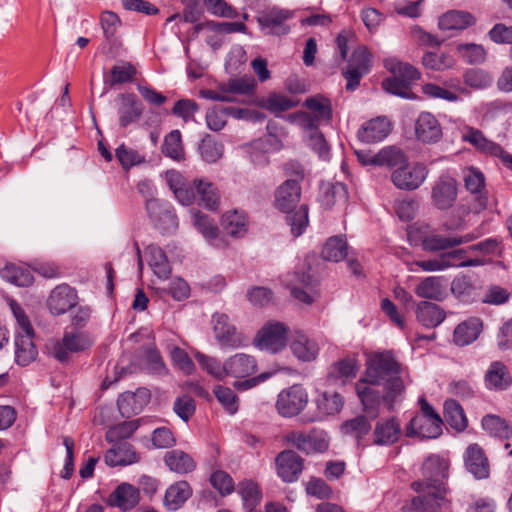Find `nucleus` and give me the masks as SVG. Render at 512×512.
Here are the masks:
<instances>
[{
    "label": "nucleus",
    "instance_id": "nucleus-1",
    "mask_svg": "<svg viewBox=\"0 0 512 512\" xmlns=\"http://www.w3.org/2000/svg\"><path fill=\"white\" fill-rule=\"evenodd\" d=\"M362 377L371 384L383 387L382 399L389 410L393 408L396 398L404 390L401 366L389 351L371 354L366 361V370Z\"/></svg>",
    "mask_w": 512,
    "mask_h": 512
},
{
    "label": "nucleus",
    "instance_id": "nucleus-2",
    "mask_svg": "<svg viewBox=\"0 0 512 512\" xmlns=\"http://www.w3.org/2000/svg\"><path fill=\"white\" fill-rule=\"evenodd\" d=\"M301 188L297 180H287L278 187L275 194V205L278 209L286 212L288 225L291 227V233L298 237L303 234L308 226V206L301 205L296 211L292 209L299 202Z\"/></svg>",
    "mask_w": 512,
    "mask_h": 512
},
{
    "label": "nucleus",
    "instance_id": "nucleus-3",
    "mask_svg": "<svg viewBox=\"0 0 512 512\" xmlns=\"http://www.w3.org/2000/svg\"><path fill=\"white\" fill-rule=\"evenodd\" d=\"M449 463L437 456H429L422 465L423 479L412 483V489L419 495L417 497L434 498L440 490L446 496L447 490L444 480L448 477Z\"/></svg>",
    "mask_w": 512,
    "mask_h": 512
},
{
    "label": "nucleus",
    "instance_id": "nucleus-4",
    "mask_svg": "<svg viewBox=\"0 0 512 512\" xmlns=\"http://www.w3.org/2000/svg\"><path fill=\"white\" fill-rule=\"evenodd\" d=\"M420 412L416 414L406 427L409 437L433 439L442 433L443 421L433 407L424 399L419 400Z\"/></svg>",
    "mask_w": 512,
    "mask_h": 512
},
{
    "label": "nucleus",
    "instance_id": "nucleus-5",
    "mask_svg": "<svg viewBox=\"0 0 512 512\" xmlns=\"http://www.w3.org/2000/svg\"><path fill=\"white\" fill-rule=\"evenodd\" d=\"M289 327L278 321L265 323L257 332L253 344L260 350L276 354L281 352L288 343Z\"/></svg>",
    "mask_w": 512,
    "mask_h": 512
},
{
    "label": "nucleus",
    "instance_id": "nucleus-6",
    "mask_svg": "<svg viewBox=\"0 0 512 512\" xmlns=\"http://www.w3.org/2000/svg\"><path fill=\"white\" fill-rule=\"evenodd\" d=\"M212 329L214 337L220 347L238 349L246 346V337L237 330L228 315L215 313L212 316Z\"/></svg>",
    "mask_w": 512,
    "mask_h": 512
},
{
    "label": "nucleus",
    "instance_id": "nucleus-7",
    "mask_svg": "<svg viewBox=\"0 0 512 512\" xmlns=\"http://www.w3.org/2000/svg\"><path fill=\"white\" fill-rule=\"evenodd\" d=\"M428 174L429 170L425 164H409L407 160L405 164L393 170L391 180L398 189L412 191L422 185Z\"/></svg>",
    "mask_w": 512,
    "mask_h": 512
},
{
    "label": "nucleus",
    "instance_id": "nucleus-8",
    "mask_svg": "<svg viewBox=\"0 0 512 512\" xmlns=\"http://www.w3.org/2000/svg\"><path fill=\"white\" fill-rule=\"evenodd\" d=\"M285 440L306 454L322 453L329 447L327 434L323 431L312 430L309 433L290 431L286 434Z\"/></svg>",
    "mask_w": 512,
    "mask_h": 512
},
{
    "label": "nucleus",
    "instance_id": "nucleus-9",
    "mask_svg": "<svg viewBox=\"0 0 512 512\" xmlns=\"http://www.w3.org/2000/svg\"><path fill=\"white\" fill-rule=\"evenodd\" d=\"M307 401L306 390L300 385H293L278 395L276 407L282 416L292 417L300 413Z\"/></svg>",
    "mask_w": 512,
    "mask_h": 512
},
{
    "label": "nucleus",
    "instance_id": "nucleus-10",
    "mask_svg": "<svg viewBox=\"0 0 512 512\" xmlns=\"http://www.w3.org/2000/svg\"><path fill=\"white\" fill-rule=\"evenodd\" d=\"M146 210L155 226L163 232H171L178 227L177 217L171 206L156 198L148 199Z\"/></svg>",
    "mask_w": 512,
    "mask_h": 512
},
{
    "label": "nucleus",
    "instance_id": "nucleus-11",
    "mask_svg": "<svg viewBox=\"0 0 512 512\" xmlns=\"http://www.w3.org/2000/svg\"><path fill=\"white\" fill-rule=\"evenodd\" d=\"M293 17V11L273 7L258 17L257 21L266 34L283 36L290 32L286 21Z\"/></svg>",
    "mask_w": 512,
    "mask_h": 512
},
{
    "label": "nucleus",
    "instance_id": "nucleus-12",
    "mask_svg": "<svg viewBox=\"0 0 512 512\" xmlns=\"http://www.w3.org/2000/svg\"><path fill=\"white\" fill-rule=\"evenodd\" d=\"M92 344V339L83 332H67L65 333L62 342L54 345L52 354L60 362H67L70 353H77L84 351Z\"/></svg>",
    "mask_w": 512,
    "mask_h": 512
},
{
    "label": "nucleus",
    "instance_id": "nucleus-13",
    "mask_svg": "<svg viewBox=\"0 0 512 512\" xmlns=\"http://www.w3.org/2000/svg\"><path fill=\"white\" fill-rule=\"evenodd\" d=\"M462 140L470 143L481 153L499 157L504 162H509L511 164L512 156L505 153L499 144L487 139L478 129L466 127L462 133Z\"/></svg>",
    "mask_w": 512,
    "mask_h": 512
},
{
    "label": "nucleus",
    "instance_id": "nucleus-14",
    "mask_svg": "<svg viewBox=\"0 0 512 512\" xmlns=\"http://www.w3.org/2000/svg\"><path fill=\"white\" fill-rule=\"evenodd\" d=\"M432 203L440 210L451 208L457 198V184L450 176H440L432 187Z\"/></svg>",
    "mask_w": 512,
    "mask_h": 512
},
{
    "label": "nucleus",
    "instance_id": "nucleus-15",
    "mask_svg": "<svg viewBox=\"0 0 512 512\" xmlns=\"http://www.w3.org/2000/svg\"><path fill=\"white\" fill-rule=\"evenodd\" d=\"M278 476L287 483L296 481L303 470V459L292 450H284L276 457Z\"/></svg>",
    "mask_w": 512,
    "mask_h": 512
},
{
    "label": "nucleus",
    "instance_id": "nucleus-16",
    "mask_svg": "<svg viewBox=\"0 0 512 512\" xmlns=\"http://www.w3.org/2000/svg\"><path fill=\"white\" fill-rule=\"evenodd\" d=\"M474 239L475 236L471 233L463 236L431 233L423 238L422 248L427 252H438L469 243Z\"/></svg>",
    "mask_w": 512,
    "mask_h": 512
},
{
    "label": "nucleus",
    "instance_id": "nucleus-17",
    "mask_svg": "<svg viewBox=\"0 0 512 512\" xmlns=\"http://www.w3.org/2000/svg\"><path fill=\"white\" fill-rule=\"evenodd\" d=\"M415 135L423 143H436L442 137V128L433 114L422 112L415 121Z\"/></svg>",
    "mask_w": 512,
    "mask_h": 512
},
{
    "label": "nucleus",
    "instance_id": "nucleus-18",
    "mask_svg": "<svg viewBox=\"0 0 512 512\" xmlns=\"http://www.w3.org/2000/svg\"><path fill=\"white\" fill-rule=\"evenodd\" d=\"M76 291L68 285L62 284L55 287L47 300V306L54 315L66 313L77 304Z\"/></svg>",
    "mask_w": 512,
    "mask_h": 512
},
{
    "label": "nucleus",
    "instance_id": "nucleus-19",
    "mask_svg": "<svg viewBox=\"0 0 512 512\" xmlns=\"http://www.w3.org/2000/svg\"><path fill=\"white\" fill-rule=\"evenodd\" d=\"M402 433L400 422L395 417L383 418L375 424L372 437L373 444L389 446L396 443Z\"/></svg>",
    "mask_w": 512,
    "mask_h": 512
},
{
    "label": "nucleus",
    "instance_id": "nucleus-20",
    "mask_svg": "<svg viewBox=\"0 0 512 512\" xmlns=\"http://www.w3.org/2000/svg\"><path fill=\"white\" fill-rule=\"evenodd\" d=\"M257 361L253 355L235 353L226 359V377L242 379L257 371Z\"/></svg>",
    "mask_w": 512,
    "mask_h": 512
},
{
    "label": "nucleus",
    "instance_id": "nucleus-21",
    "mask_svg": "<svg viewBox=\"0 0 512 512\" xmlns=\"http://www.w3.org/2000/svg\"><path fill=\"white\" fill-rule=\"evenodd\" d=\"M289 347L292 354L301 362L315 361L320 352L318 341L303 332L295 333Z\"/></svg>",
    "mask_w": 512,
    "mask_h": 512
},
{
    "label": "nucleus",
    "instance_id": "nucleus-22",
    "mask_svg": "<svg viewBox=\"0 0 512 512\" xmlns=\"http://www.w3.org/2000/svg\"><path fill=\"white\" fill-rule=\"evenodd\" d=\"M466 469L476 479H486L489 476V462L483 449L476 443L470 444L464 454Z\"/></svg>",
    "mask_w": 512,
    "mask_h": 512
},
{
    "label": "nucleus",
    "instance_id": "nucleus-23",
    "mask_svg": "<svg viewBox=\"0 0 512 512\" xmlns=\"http://www.w3.org/2000/svg\"><path fill=\"white\" fill-rule=\"evenodd\" d=\"M34 331L32 332H16L14 341L15 361L18 365L27 366L33 362L38 351L33 342Z\"/></svg>",
    "mask_w": 512,
    "mask_h": 512
},
{
    "label": "nucleus",
    "instance_id": "nucleus-24",
    "mask_svg": "<svg viewBox=\"0 0 512 512\" xmlns=\"http://www.w3.org/2000/svg\"><path fill=\"white\" fill-rule=\"evenodd\" d=\"M404 512H451V502L440 490L434 498L414 497Z\"/></svg>",
    "mask_w": 512,
    "mask_h": 512
},
{
    "label": "nucleus",
    "instance_id": "nucleus-25",
    "mask_svg": "<svg viewBox=\"0 0 512 512\" xmlns=\"http://www.w3.org/2000/svg\"><path fill=\"white\" fill-rule=\"evenodd\" d=\"M377 384H371L364 377H361L356 383V393L363 405L364 411L375 418L377 416V408L380 405L381 395L375 388Z\"/></svg>",
    "mask_w": 512,
    "mask_h": 512
},
{
    "label": "nucleus",
    "instance_id": "nucleus-26",
    "mask_svg": "<svg viewBox=\"0 0 512 512\" xmlns=\"http://www.w3.org/2000/svg\"><path fill=\"white\" fill-rule=\"evenodd\" d=\"M193 226L210 244L221 247L223 241L218 239L219 229L216 223L206 214L196 209L190 210Z\"/></svg>",
    "mask_w": 512,
    "mask_h": 512
},
{
    "label": "nucleus",
    "instance_id": "nucleus-27",
    "mask_svg": "<svg viewBox=\"0 0 512 512\" xmlns=\"http://www.w3.org/2000/svg\"><path fill=\"white\" fill-rule=\"evenodd\" d=\"M358 370V361L353 357H346L330 366L327 379L334 384L344 385L349 379L356 376Z\"/></svg>",
    "mask_w": 512,
    "mask_h": 512
},
{
    "label": "nucleus",
    "instance_id": "nucleus-28",
    "mask_svg": "<svg viewBox=\"0 0 512 512\" xmlns=\"http://www.w3.org/2000/svg\"><path fill=\"white\" fill-rule=\"evenodd\" d=\"M118 100L120 101L118 108L119 122L121 127H127L140 118L143 107L133 94H120Z\"/></svg>",
    "mask_w": 512,
    "mask_h": 512
},
{
    "label": "nucleus",
    "instance_id": "nucleus-29",
    "mask_svg": "<svg viewBox=\"0 0 512 512\" xmlns=\"http://www.w3.org/2000/svg\"><path fill=\"white\" fill-rule=\"evenodd\" d=\"M390 132V124L384 117H377L365 123L357 136L362 142L374 143L382 141Z\"/></svg>",
    "mask_w": 512,
    "mask_h": 512
},
{
    "label": "nucleus",
    "instance_id": "nucleus-30",
    "mask_svg": "<svg viewBox=\"0 0 512 512\" xmlns=\"http://www.w3.org/2000/svg\"><path fill=\"white\" fill-rule=\"evenodd\" d=\"M138 461V454L127 442L114 444L105 455V462L111 467L130 465Z\"/></svg>",
    "mask_w": 512,
    "mask_h": 512
},
{
    "label": "nucleus",
    "instance_id": "nucleus-31",
    "mask_svg": "<svg viewBox=\"0 0 512 512\" xmlns=\"http://www.w3.org/2000/svg\"><path fill=\"white\" fill-rule=\"evenodd\" d=\"M445 311L437 304L421 301L416 307V318L426 328H435L445 319Z\"/></svg>",
    "mask_w": 512,
    "mask_h": 512
},
{
    "label": "nucleus",
    "instance_id": "nucleus-32",
    "mask_svg": "<svg viewBox=\"0 0 512 512\" xmlns=\"http://www.w3.org/2000/svg\"><path fill=\"white\" fill-rule=\"evenodd\" d=\"M415 294L423 299L442 301L446 296V289L442 277L428 276L422 279L414 289Z\"/></svg>",
    "mask_w": 512,
    "mask_h": 512
},
{
    "label": "nucleus",
    "instance_id": "nucleus-33",
    "mask_svg": "<svg viewBox=\"0 0 512 512\" xmlns=\"http://www.w3.org/2000/svg\"><path fill=\"white\" fill-rule=\"evenodd\" d=\"M475 21L469 12L451 10L439 18L438 26L442 31H461L475 24Z\"/></svg>",
    "mask_w": 512,
    "mask_h": 512
},
{
    "label": "nucleus",
    "instance_id": "nucleus-34",
    "mask_svg": "<svg viewBox=\"0 0 512 512\" xmlns=\"http://www.w3.org/2000/svg\"><path fill=\"white\" fill-rule=\"evenodd\" d=\"M511 383L512 377L506 365L499 361L491 363L485 374L487 388L491 390H505Z\"/></svg>",
    "mask_w": 512,
    "mask_h": 512
},
{
    "label": "nucleus",
    "instance_id": "nucleus-35",
    "mask_svg": "<svg viewBox=\"0 0 512 512\" xmlns=\"http://www.w3.org/2000/svg\"><path fill=\"white\" fill-rule=\"evenodd\" d=\"M139 501L138 490L130 484L122 483L111 493L108 503L111 506L118 507L121 510L133 508Z\"/></svg>",
    "mask_w": 512,
    "mask_h": 512
},
{
    "label": "nucleus",
    "instance_id": "nucleus-36",
    "mask_svg": "<svg viewBox=\"0 0 512 512\" xmlns=\"http://www.w3.org/2000/svg\"><path fill=\"white\" fill-rule=\"evenodd\" d=\"M482 329L480 318L471 317L460 324L454 330V342L459 346H465L475 341Z\"/></svg>",
    "mask_w": 512,
    "mask_h": 512
},
{
    "label": "nucleus",
    "instance_id": "nucleus-37",
    "mask_svg": "<svg viewBox=\"0 0 512 512\" xmlns=\"http://www.w3.org/2000/svg\"><path fill=\"white\" fill-rule=\"evenodd\" d=\"M193 188L199 197V204L210 211L218 209L220 204V194L215 185L204 179H195Z\"/></svg>",
    "mask_w": 512,
    "mask_h": 512
},
{
    "label": "nucleus",
    "instance_id": "nucleus-38",
    "mask_svg": "<svg viewBox=\"0 0 512 512\" xmlns=\"http://www.w3.org/2000/svg\"><path fill=\"white\" fill-rule=\"evenodd\" d=\"M192 489L188 482L178 481L168 487L164 497L167 509L176 511L191 497Z\"/></svg>",
    "mask_w": 512,
    "mask_h": 512
},
{
    "label": "nucleus",
    "instance_id": "nucleus-39",
    "mask_svg": "<svg viewBox=\"0 0 512 512\" xmlns=\"http://www.w3.org/2000/svg\"><path fill=\"white\" fill-rule=\"evenodd\" d=\"M146 253L148 264L154 274L160 279H168L171 274V267L165 252L156 245H149Z\"/></svg>",
    "mask_w": 512,
    "mask_h": 512
},
{
    "label": "nucleus",
    "instance_id": "nucleus-40",
    "mask_svg": "<svg viewBox=\"0 0 512 512\" xmlns=\"http://www.w3.org/2000/svg\"><path fill=\"white\" fill-rule=\"evenodd\" d=\"M164 462L168 468L178 474H187L192 472L196 463L190 455L182 450H171L164 456Z\"/></svg>",
    "mask_w": 512,
    "mask_h": 512
},
{
    "label": "nucleus",
    "instance_id": "nucleus-41",
    "mask_svg": "<svg viewBox=\"0 0 512 512\" xmlns=\"http://www.w3.org/2000/svg\"><path fill=\"white\" fill-rule=\"evenodd\" d=\"M385 68L396 77H399L407 84L420 79L421 73L413 65L402 62L395 57H390L384 61Z\"/></svg>",
    "mask_w": 512,
    "mask_h": 512
},
{
    "label": "nucleus",
    "instance_id": "nucleus-42",
    "mask_svg": "<svg viewBox=\"0 0 512 512\" xmlns=\"http://www.w3.org/2000/svg\"><path fill=\"white\" fill-rule=\"evenodd\" d=\"M221 224L224 230L233 237H240L247 231V219L237 210L226 212L222 216Z\"/></svg>",
    "mask_w": 512,
    "mask_h": 512
},
{
    "label": "nucleus",
    "instance_id": "nucleus-43",
    "mask_svg": "<svg viewBox=\"0 0 512 512\" xmlns=\"http://www.w3.org/2000/svg\"><path fill=\"white\" fill-rule=\"evenodd\" d=\"M348 253L346 241L340 236L330 237L323 246L321 255L326 261L339 262Z\"/></svg>",
    "mask_w": 512,
    "mask_h": 512
},
{
    "label": "nucleus",
    "instance_id": "nucleus-44",
    "mask_svg": "<svg viewBox=\"0 0 512 512\" xmlns=\"http://www.w3.org/2000/svg\"><path fill=\"white\" fill-rule=\"evenodd\" d=\"M444 417L447 423L457 431H463L467 427V418L461 405L448 399L444 403Z\"/></svg>",
    "mask_w": 512,
    "mask_h": 512
},
{
    "label": "nucleus",
    "instance_id": "nucleus-45",
    "mask_svg": "<svg viewBox=\"0 0 512 512\" xmlns=\"http://www.w3.org/2000/svg\"><path fill=\"white\" fill-rule=\"evenodd\" d=\"M0 276L5 281L17 286H29L33 282V276L28 269L9 264L0 270Z\"/></svg>",
    "mask_w": 512,
    "mask_h": 512
},
{
    "label": "nucleus",
    "instance_id": "nucleus-46",
    "mask_svg": "<svg viewBox=\"0 0 512 512\" xmlns=\"http://www.w3.org/2000/svg\"><path fill=\"white\" fill-rule=\"evenodd\" d=\"M406 161L407 157L405 153L395 146L385 147L376 153L378 166H387L396 169L405 164Z\"/></svg>",
    "mask_w": 512,
    "mask_h": 512
},
{
    "label": "nucleus",
    "instance_id": "nucleus-47",
    "mask_svg": "<svg viewBox=\"0 0 512 512\" xmlns=\"http://www.w3.org/2000/svg\"><path fill=\"white\" fill-rule=\"evenodd\" d=\"M304 106L307 107L318 122H329L332 117L331 103L327 98L322 96H315L307 98L304 102Z\"/></svg>",
    "mask_w": 512,
    "mask_h": 512
},
{
    "label": "nucleus",
    "instance_id": "nucleus-48",
    "mask_svg": "<svg viewBox=\"0 0 512 512\" xmlns=\"http://www.w3.org/2000/svg\"><path fill=\"white\" fill-rule=\"evenodd\" d=\"M136 75V69L130 62H121L110 70V77L106 83L114 87L119 84L132 82Z\"/></svg>",
    "mask_w": 512,
    "mask_h": 512
},
{
    "label": "nucleus",
    "instance_id": "nucleus-49",
    "mask_svg": "<svg viewBox=\"0 0 512 512\" xmlns=\"http://www.w3.org/2000/svg\"><path fill=\"white\" fill-rule=\"evenodd\" d=\"M425 68L434 71H444L454 66V58L445 52H426L422 58Z\"/></svg>",
    "mask_w": 512,
    "mask_h": 512
},
{
    "label": "nucleus",
    "instance_id": "nucleus-50",
    "mask_svg": "<svg viewBox=\"0 0 512 512\" xmlns=\"http://www.w3.org/2000/svg\"><path fill=\"white\" fill-rule=\"evenodd\" d=\"M199 151L202 159L207 163H216L222 158L224 146L216 141L212 136L204 137L199 145Z\"/></svg>",
    "mask_w": 512,
    "mask_h": 512
},
{
    "label": "nucleus",
    "instance_id": "nucleus-51",
    "mask_svg": "<svg viewBox=\"0 0 512 512\" xmlns=\"http://www.w3.org/2000/svg\"><path fill=\"white\" fill-rule=\"evenodd\" d=\"M195 358L199 365L217 380L226 378V360L221 363L217 358L197 352Z\"/></svg>",
    "mask_w": 512,
    "mask_h": 512
},
{
    "label": "nucleus",
    "instance_id": "nucleus-52",
    "mask_svg": "<svg viewBox=\"0 0 512 512\" xmlns=\"http://www.w3.org/2000/svg\"><path fill=\"white\" fill-rule=\"evenodd\" d=\"M318 411L321 415H333L343 407V398L339 393L324 392L317 399Z\"/></svg>",
    "mask_w": 512,
    "mask_h": 512
},
{
    "label": "nucleus",
    "instance_id": "nucleus-53",
    "mask_svg": "<svg viewBox=\"0 0 512 512\" xmlns=\"http://www.w3.org/2000/svg\"><path fill=\"white\" fill-rule=\"evenodd\" d=\"M138 427L139 424L137 421H125L119 423L109 428L106 433V440L109 443H121L122 440L131 437Z\"/></svg>",
    "mask_w": 512,
    "mask_h": 512
},
{
    "label": "nucleus",
    "instance_id": "nucleus-54",
    "mask_svg": "<svg viewBox=\"0 0 512 512\" xmlns=\"http://www.w3.org/2000/svg\"><path fill=\"white\" fill-rule=\"evenodd\" d=\"M342 432L356 438L358 441L371 430V424L366 416H357L345 421L341 426Z\"/></svg>",
    "mask_w": 512,
    "mask_h": 512
},
{
    "label": "nucleus",
    "instance_id": "nucleus-55",
    "mask_svg": "<svg viewBox=\"0 0 512 512\" xmlns=\"http://www.w3.org/2000/svg\"><path fill=\"white\" fill-rule=\"evenodd\" d=\"M456 51L469 64H481L486 59V51L482 45L468 43L458 44Z\"/></svg>",
    "mask_w": 512,
    "mask_h": 512
},
{
    "label": "nucleus",
    "instance_id": "nucleus-56",
    "mask_svg": "<svg viewBox=\"0 0 512 512\" xmlns=\"http://www.w3.org/2000/svg\"><path fill=\"white\" fill-rule=\"evenodd\" d=\"M482 427L489 434L499 438H509L512 431L508 424L496 415H486L482 419Z\"/></svg>",
    "mask_w": 512,
    "mask_h": 512
},
{
    "label": "nucleus",
    "instance_id": "nucleus-57",
    "mask_svg": "<svg viewBox=\"0 0 512 512\" xmlns=\"http://www.w3.org/2000/svg\"><path fill=\"white\" fill-rule=\"evenodd\" d=\"M162 152L174 159V160H182L184 158V151L182 147L181 133L179 130L171 131L164 140L162 146Z\"/></svg>",
    "mask_w": 512,
    "mask_h": 512
},
{
    "label": "nucleus",
    "instance_id": "nucleus-58",
    "mask_svg": "<svg viewBox=\"0 0 512 512\" xmlns=\"http://www.w3.org/2000/svg\"><path fill=\"white\" fill-rule=\"evenodd\" d=\"M297 104V101H294L285 95L273 93L265 99L263 107L275 115H279L280 113L295 107Z\"/></svg>",
    "mask_w": 512,
    "mask_h": 512
},
{
    "label": "nucleus",
    "instance_id": "nucleus-59",
    "mask_svg": "<svg viewBox=\"0 0 512 512\" xmlns=\"http://www.w3.org/2000/svg\"><path fill=\"white\" fill-rule=\"evenodd\" d=\"M348 199V192L346 186L342 183H336L327 188L320 196L321 204L330 208L337 202L345 203Z\"/></svg>",
    "mask_w": 512,
    "mask_h": 512
},
{
    "label": "nucleus",
    "instance_id": "nucleus-60",
    "mask_svg": "<svg viewBox=\"0 0 512 512\" xmlns=\"http://www.w3.org/2000/svg\"><path fill=\"white\" fill-rule=\"evenodd\" d=\"M466 85L474 89H484L493 83L492 75L482 69H469L464 74Z\"/></svg>",
    "mask_w": 512,
    "mask_h": 512
},
{
    "label": "nucleus",
    "instance_id": "nucleus-61",
    "mask_svg": "<svg viewBox=\"0 0 512 512\" xmlns=\"http://www.w3.org/2000/svg\"><path fill=\"white\" fill-rule=\"evenodd\" d=\"M238 493L241 495L244 505L248 508L255 507L260 499V490L256 483L250 480H245L239 483Z\"/></svg>",
    "mask_w": 512,
    "mask_h": 512
},
{
    "label": "nucleus",
    "instance_id": "nucleus-62",
    "mask_svg": "<svg viewBox=\"0 0 512 512\" xmlns=\"http://www.w3.org/2000/svg\"><path fill=\"white\" fill-rule=\"evenodd\" d=\"M116 157L125 170L130 169L135 165H139L145 161V157L137 150L129 148L124 144L116 149Z\"/></svg>",
    "mask_w": 512,
    "mask_h": 512
},
{
    "label": "nucleus",
    "instance_id": "nucleus-63",
    "mask_svg": "<svg viewBox=\"0 0 512 512\" xmlns=\"http://www.w3.org/2000/svg\"><path fill=\"white\" fill-rule=\"evenodd\" d=\"M214 394L230 414L236 413L238 410V399L232 389L218 385L214 388Z\"/></svg>",
    "mask_w": 512,
    "mask_h": 512
},
{
    "label": "nucleus",
    "instance_id": "nucleus-64",
    "mask_svg": "<svg viewBox=\"0 0 512 512\" xmlns=\"http://www.w3.org/2000/svg\"><path fill=\"white\" fill-rule=\"evenodd\" d=\"M227 110L222 107H212L206 112V124L212 131H220L227 123Z\"/></svg>",
    "mask_w": 512,
    "mask_h": 512
}]
</instances>
